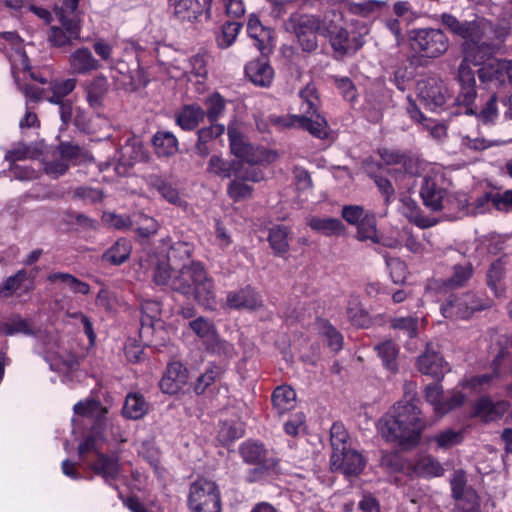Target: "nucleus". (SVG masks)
<instances>
[{"instance_id":"1","label":"nucleus","mask_w":512,"mask_h":512,"mask_svg":"<svg viewBox=\"0 0 512 512\" xmlns=\"http://www.w3.org/2000/svg\"><path fill=\"white\" fill-rule=\"evenodd\" d=\"M192 246L187 242L174 243L167 254V261H158L153 272L157 285L168 286L185 296H193L205 309L216 307L214 282L204 266L191 261Z\"/></svg>"},{"instance_id":"2","label":"nucleus","mask_w":512,"mask_h":512,"mask_svg":"<svg viewBox=\"0 0 512 512\" xmlns=\"http://www.w3.org/2000/svg\"><path fill=\"white\" fill-rule=\"evenodd\" d=\"M74 413L94 420L90 434L78 447L81 461L106 483L111 484L119 476L121 466L116 455L103 453L104 444L109 440L108 430L110 437L118 440L114 425L105 417L106 408L98 401L85 400L74 405Z\"/></svg>"},{"instance_id":"3","label":"nucleus","mask_w":512,"mask_h":512,"mask_svg":"<svg viewBox=\"0 0 512 512\" xmlns=\"http://www.w3.org/2000/svg\"><path fill=\"white\" fill-rule=\"evenodd\" d=\"M407 173L422 179L420 196L423 204L431 211H442L445 216L457 218L458 212L467 206V194L452 192L451 183L445 178L440 167L422 160L404 163Z\"/></svg>"},{"instance_id":"4","label":"nucleus","mask_w":512,"mask_h":512,"mask_svg":"<svg viewBox=\"0 0 512 512\" xmlns=\"http://www.w3.org/2000/svg\"><path fill=\"white\" fill-rule=\"evenodd\" d=\"M426 428L415 396L406 394L378 421L377 429L387 442L397 443L403 448L416 446Z\"/></svg>"},{"instance_id":"5","label":"nucleus","mask_w":512,"mask_h":512,"mask_svg":"<svg viewBox=\"0 0 512 512\" xmlns=\"http://www.w3.org/2000/svg\"><path fill=\"white\" fill-rule=\"evenodd\" d=\"M509 61L496 58L485 59L484 54L475 55L473 50L468 51L458 69L460 91L457 102L469 107L476 99L475 72L472 66L479 67L477 72L480 81L486 85L501 86L506 82L507 73L501 71L498 64H507ZM470 113L473 111L467 108Z\"/></svg>"},{"instance_id":"6","label":"nucleus","mask_w":512,"mask_h":512,"mask_svg":"<svg viewBox=\"0 0 512 512\" xmlns=\"http://www.w3.org/2000/svg\"><path fill=\"white\" fill-rule=\"evenodd\" d=\"M299 96L301 99L300 115H271L269 117L270 123L280 129L300 127L317 138H326L329 127L326 119L317 113L319 99L315 86L312 84L306 85L300 91Z\"/></svg>"},{"instance_id":"7","label":"nucleus","mask_w":512,"mask_h":512,"mask_svg":"<svg viewBox=\"0 0 512 512\" xmlns=\"http://www.w3.org/2000/svg\"><path fill=\"white\" fill-rule=\"evenodd\" d=\"M464 30L462 39L468 46L465 54L473 50L475 55H479L484 48L498 47L512 32V22L503 20L494 26L489 20L477 17L472 21H466Z\"/></svg>"},{"instance_id":"8","label":"nucleus","mask_w":512,"mask_h":512,"mask_svg":"<svg viewBox=\"0 0 512 512\" xmlns=\"http://www.w3.org/2000/svg\"><path fill=\"white\" fill-rule=\"evenodd\" d=\"M344 22L342 11L333 9L322 19L323 33L326 34L335 52L339 55L353 54L363 45L361 37H351L343 27Z\"/></svg>"},{"instance_id":"9","label":"nucleus","mask_w":512,"mask_h":512,"mask_svg":"<svg viewBox=\"0 0 512 512\" xmlns=\"http://www.w3.org/2000/svg\"><path fill=\"white\" fill-rule=\"evenodd\" d=\"M79 0H63L62 6L57 11V16L62 27H51L49 41L56 47L72 44L74 40H80L81 24L78 15L75 14Z\"/></svg>"},{"instance_id":"10","label":"nucleus","mask_w":512,"mask_h":512,"mask_svg":"<svg viewBox=\"0 0 512 512\" xmlns=\"http://www.w3.org/2000/svg\"><path fill=\"white\" fill-rule=\"evenodd\" d=\"M188 507L191 512H221V495L214 481L200 478L189 488Z\"/></svg>"},{"instance_id":"11","label":"nucleus","mask_w":512,"mask_h":512,"mask_svg":"<svg viewBox=\"0 0 512 512\" xmlns=\"http://www.w3.org/2000/svg\"><path fill=\"white\" fill-rule=\"evenodd\" d=\"M228 137L231 152L238 158L250 164H269L274 162L278 154L275 151L261 147H254L244 140L241 132L235 125L228 126Z\"/></svg>"},{"instance_id":"12","label":"nucleus","mask_w":512,"mask_h":512,"mask_svg":"<svg viewBox=\"0 0 512 512\" xmlns=\"http://www.w3.org/2000/svg\"><path fill=\"white\" fill-rule=\"evenodd\" d=\"M410 42L413 50L427 58H437L449 47V41L444 32L432 28L411 31Z\"/></svg>"},{"instance_id":"13","label":"nucleus","mask_w":512,"mask_h":512,"mask_svg":"<svg viewBox=\"0 0 512 512\" xmlns=\"http://www.w3.org/2000/svg\"><path fill=\"white\" fill-rule=\"evenodd\" d=\"M53 159H43L44 171L53 178L63 175L69 168V162L87 158V153L77 145L61 143L52 153Z\"/></svg>"},{"instance_id":"14","label":"nucleus","mask_w":512,"mask_h":512,"mask_svg":"<svg viewBox=\"0 0 512 512\" xmlns=\"http://www.w3.org/2000/svg\"><path fill=\"white\" fill-rule=\"evenodd\" d=\"M76 83L77 81L74 78L53 81L49 84V91L34 85H27L24 88V93L30 101L45 99L51 103H60V101H64L65 96L75 89Z\"/></svg>"},{"instance_id":"15","label":"nucleus","mask_w":512,"mask_h":512,"mask_svg":"<svg viewBox=\"0 0 512 512\" xmlns=\"http://www.w3.org/2000/svg\"><path fill=\"white\" fill-rule=\"evenodd\" d=\"M181 74H172L174 78H184L194 86L198 93L206 90L208 79L207 58L205 55L196 54L184 61Z\"/></svg>"},{"instance_id":"16","label":"nucleus","mask_w":512,"mask_h":512,"mask_svg":"<svg viewBox=\"0 0 512 512\" xmlns=\"http://www.w3.org/2000/svg\"><path fill=\"white\" fill-rule=\"evenodd\" d=\"M366 464L364 457L356 450L343 446L340 451L332 452L330 467L345 476H356L362 472Z\"/></svg>"},{"instance_id":"17","label":"nucleus","mask_w":512,"mask_h":512,"mask_svg":"<svg viewBox=\"0 0 512 512\" xmlns=\"http://www.w3.org/2000/svg\"><path fill=\"white\" fill-rule=\"evenodd\" d=\"M473 274L471 263L455 265L453 273L447 280L434 279L426 286L427 295L447 294L451 289L462 287Z\"/></svg>"},{"instance_id":"18","label":"nucleus","mask_w":512,"mask_h":512,"mask_svg":"<svg viewBox=\"0 0 512 512\" xmlns=\"http://www.w3.org/2000/svg\"><path fill=\"white\" fill-rule=\"evenodd\" d=\"M424 396L426 401L433 407L434 412L439 416H444L453 408L462 405L465 401V395L461 391H453L450 398L444 401L443 388L439 383L426 386Z\"/></svg>"},{"instance_id":"19","label":"nucleus","mask_w":512,"mask_h":512,"mask_svg":"<svg viewBox=\"0 0 512 512\" xmlns=\"http://www.w3.org/2000/svg\"><path fill=\"white\" fill-rule=\"evenodd\" d=\"M44 358L49 363L50 368L57 372L66 373L74 370L77 366L75 354L57 341L47 345Z\"/></svg>"},{"instance_id":"20","label":"nucleus","mask_w":512,"mask_h":512,"mask_svg":"<svg viewBox=\"0 0 512 512\" xmlns=\"http://www.w3.org/2000/svg\"><path fill=\"white\" fill-rule=\"evenodd\" d=\"M479 307L473 294L466 293L461 296L451 295L441 306V313L445 318H468Z\"/></svg>"},{"instance_id":"21","label":"nucleus","mask_w":512,"mask_h":512,"mask_svg":"<svg viewBox=\"0 0 512 512\" xmlns=\"http://www.w3.org/2000/svg\"><path fill=\"white\" fill-rule=\"evenodd\" d=\"M70 73L73 75H88L102 67L98 60L87 47H79L68 56Z\"/></svg>"},{"instance_id":"22","label":"nucleus","mask_w":512,"mask_h":512,"mask_svg":"<svg viewBox=\"0 0 512 512\" xmlns=\"http://www.w3.org/2000/svg\"><path fill=\"white\" fill-rule=\"evenodd\" d=\"M417 366L421 373L437 380L443 378L444 374L450 370L443 357L431 345H427L425 352L418 357Z\"/></svg>"},{"instance_id":"23","label":"nucleus","mask_w":512,"mask_h":512,"mask_svg":"<svg viewBox=\"0 0 512 512\" xmlns=\"http://www.w3.org/2000/svg\"><path fill=\"white\" fill-rule=\"evenodd\" d=\"M188 381V371L180 362L169 363L159 386L166 394H176Z\"/></svg>"},{"instance_id":"24","label":"nucleus","mask_w":512,"mask_h":512,"mask_svg":"<svg viewBox=\"0 0 512 512\" xmlns=\"http://www.w3.org/2000/svg\"><path fill=\"white\" fill-rule=\"evenodd\" d=\"M173 15L183 22H196L205 17L204 8L198 0H168Z\"/></svg>"},{"instance_id":"25","label":"nucleus","mask_w":512,"mask_h":512,"mask_svg":"<svg viewBox=\"0 0 512 512\" xmlns=\"http://www.w3.org/2000/svg\"><path fill=\"white\" fill-rule=\"evenodd\" d=\"M508 406L506 401L494 402L489 397H482L474 405L473 416L484 422L496 421L504 415Z\"/></svg>"},{"instance_id":"26","label":"nucleus","mask_w":512,"mask_h":512,"mask_svg":"<svg viewBox=\"0 0 512 512\" xmlns=\"http://www.w3.org/2000/svg\"><path fill=\"white\" fill-rule=\"evenodd\" d=\"M262 305L261 296L249 286L238 291L229 292L227 295V306L233 309L256 310Z\"/></svg>"},{"instance_id":"27","label":"nucleus","mask_w":512,"mask_h":512,"mask_svg":"<svg viewBox=\"0 0 512 512\" xmlns=\"http://www.w3.org/2000/svg\"><path fill=\"white\" fill-rule=\"evenodd\" d=\"M84 90L89 106L93 109L101 108L109 90L107 77L102 74L93 77L85 83Z\"/></svg>"},{"instance_id":"28","label":"nucleus","mask_w":512,"mask_h":512,"mask_svg":"<svg viewBox=\"0 0 512 512\" xmlns=\"http://www.w3.org/2000/svg\"><path fill=\"white\" fill-rule=\"evenodd\" d=\"M246 76L252 83L261 87H267L272 83L274 71L264 59L249 62L245 67Z\"/></svg>"},{"instance_id":"29","label":"nucleus","mask_w":512,"mask_h":512,"mask_svg":"<svg viewBox=\"0 0 512 512\" xmlns=\"http://www.w3.org/2000/svg\"><path fill=\"white\" fill-rule=\"evenodd\" d=\"M357 238L360 241H369L373 244L382 243L388 247H396L398 245L396 240L387 241L381 238L376 227V218L371 213H369L363 221L359 222L357 226Z\"/></svg>"},{"instance_id":"30","label":"nucleus","mask_w":512,"mask_h":512,"mask_svg":"<svg viewBox=\"0 0 512 512\" xmlns=\"http://www.w3.org/2000/svg\"><path fill=\"white\" fill-rule=\"evenodd\" d=\"M417 90L419 98L430 110H436L446 103V93L444 89L436 83H419Z\"/></svg>"},{"instance_id":"31","label":"nucleus","mask_w":512,"mask_h":512,"mask_svg":"<svg viewBox=\"0 0 512 512\" xmlns=\"http://www.w3.org/2000/svg\"><path fill=\"white\" fill-rule=\"evenodd\" d=\"M206 116L203 108L198 104L184 105L175 115L176 123L186 131L195 129Z\"/></svg>"},{"instance_id":"32","label":"nucleus","mask_w":512,"mask_h":512,"mask_svg":"<svg viewBox=\"0 0 512 512\" xmlns=\"http://www.w3.org/2000/svg\"><path fill=\"white\" fill-rule=\"evenodd\" d=\"M9 60L11 63L12 74L17 85L20 84L21 80H25L27 75L32 76L30 73L29 59L22 45L11 48Z\"/></svg>"},{"instance_id":"33","label":"nucleus","mask_w":512,"mask_h":512,"mask_svg":"<svg viewBox=\"0 0 512 512\" xmlns=\"http://www.w3.org/2000/svg\"><path fill=\"white\" fill-rule=\"evenodd\" d=\"M247 32L249 37L254 40L256 48L264 54L272 39L270 29L263 26L260 20L252 15L247 24Z\"/></svg>"},{"instance_id":"34","label":"nucleus","mask_w":512,"mask_h":512,"mask_svg":"<svg viewBox=\"0 0 512 512\" xmlns=\"http://www.w3.org/2000/svg\"><path fill=\"white\" fill-rule=\"evenodd\" d=\"M152 143L159 157H169L178 152V140L170 131H158L154 134Z\"/></svg>"},{"instance_id":"35","label":"nucleus","mask_w":512,"mask_h":512,"mask_svg":"<svg viewBox=\"0 0 512 512\" xmlns=\"http://www.w3.org/2000/svg\"><path fill=\"white\" fill-rule=\"evenodd\" d=\"M148 409L149 405L141 394L130 393L126 397L122 413L126 418L137 420L142 418Z\"/></svg>"},{"instance_id":"36","label":"nucleus","mask_w":512,"mask_h":512,"mask_svg":"<svg viewBox=\"0 0 512 512\" xmlns=\"http://www.w3.org/2000/svg\"><path fill=\"white\" fill-rule=\"evenodd\" d=\"M287 30L293 31L295 34L307 31H320L323 33L322 20L320 21L313 15H292L287 24Z\"/></svg>"},{"instance_id":"37","label":"nucleus","mask_w":512,"mask_h":512,"mask_svg":"<svg viewBox=\"0 0 512 512\" xmlns=\"http://www.w3.org/2000/svg\"><path fill=\"white\" fill-rule=\"evenodd\" d=\"M272 402L278 413L284 414L294 408L296 393L289 386H279L273 392Z\"/></svg>"},{"instance_id":"38","label":"nucleus","mask_w":512,"mask_h":512,"mask_svg":"<svg viewBox=\"0 0 512 512\" xmlns=\"http://www.w3.org/2000/svg\"><path fill=\"white\" fill-rule=\"evenodd\" d=\"M131 249L130 241L121 238L104 253L103 258L111 264L120 265L128 259Z\"/></svg>"},{"instance_id":"39","label":"nucleus","mask_w":512,"mask_h":512,"mask_svg":"<svg viewBox=\"0 0 512 512\" xmlns=\"http://www.w3.org/2000/svg\"><path fill=\"white\" fill-rule=\"evenodd\" d=\"M189 328L203 345H205L217 333V328L214 322L203 316H199L190 321Z\"/></svg>"},{"instance_id":"40","label":"nucleus","mask_w":512,"mask_h":512,"mask_svg":"<svg viewBox=\"0 0 512 512\" xmlns=\"http://www.w3.org/2000/svg\"><path fill=\"white\" fill-rule=\"evenodd\" d=\"M207 172L220 178H230L235 175L236 162L212 155L207 163Z\"/></svg>"},{"instance_id":"41","label":"nucleus","mask_w":512,"mask_h":512,"mask_svg":"<svg viewBox=\"0 0 512 512\" xmlns=\"http://www.w3.org/2000/svg\"><path fill=\"white\" fill-rule=\"evenodd\" d=\"M122 158L127 165L146 159V151L142 141L136 137L127 140L121 148Z\"/></svg>"},{"instance_id":"42","label":"nucleus","mask_w":512,"mask_h":512,"mask_svg":"<svg viewBox=\"0 0 512 512\" xmlns=\"http://www.w3.org/2000/svg\"><path fill=\"white\" fill-rule=\"evenodd\" d=\"M311 229L324 235H337L343 232V224L336 218L311 217L307 220Z\"/></svg>"},{"instance_id":"43","label":"nucleus","mask_w":512,"mask_h":512,"mask_svg":"<svg viewBox=\"0 0 512 512\" xmlns=\"http://www.w3.org/2000/svg\"><path fill=\"white\" fill-rule=\"evenodd\" d=\"M48 280L52 283H61L64 287L68 288L74 293L88 294L90 287L87 283L82 282L73 275L63 272L51 273L48 276Z\"/></svg>"},{"instance_id":"44","label":"nucleus","mask_w":512,"mask_h":512,"mask_svg":"<svg viewBox=\"0 0 512 512\" xmlns=\"http://www.w3.org/2000/svg\"><path fill=\"white\" fill-rule=\"evenodd\" d=\"M43 152V145H25L18 144L13 149L8 150L5 159L9 162L22 161L38 157Z\"/></svg>"},{"instance_id":"45","label":"nucleus","mask_w":512,"mask_h":512,"mask_svg":"<svg viewBox=\"0 0 512 512\" xmlns=\"http://www.w3.org/2000/svg\"><path fill=\"white\" fill-rule=\"evenodd\" d=\"M375 349L385 368L391 372L397 371V357L399 353L397 346L392 341L387 340L378 344Z\"/></svg>"},{"instance_id":"46","label":"nucleus","mask_w":512,"mask_h":512,"mask_svg":"<svg viewBox=\"0 0 512 512\" xmlns=\"http://www.w3.org/2000/svg\"><path fill=\"white\" fill-rule=\"evenodd\" d=\"M402 213L413 223L421 228H428L435 225V221L423 216L415 201L411 199L402 200Z\"/></svg>"},{"instance_id":"47","label":"nucleus","mask_w":512,"mask_h":512,"mask_svg":"<svg viewBox=\"0 0 512 512\" xmlns=\"http://www.w3.org/2000/svg\"><path fill=\"white\" fill-rule=\"evenodd\" d=\"M380 156H381L382 160L387 164H399L400 165L399 170L400 171L402 169L404 170V173L400 177V180L402 182H404L401 184V186L403 188L409 189V186L412 184L411 179L413 178V174L407 173L404 163L406 161L414 160V159L413 158H405L403 155H401L397 152H394V151L387 150V149L381 150Z\"/></svg>"},{"instance_id":"48","label":"nucleus","mask_w":512,"mask_h":512,"mask_svg":"<svg viewBox=\"0 0 512 512\" xmlns=\"http://www.w3.org/2000/svg\"><path fill=\"white\" fill-rule=\"evenodd\" d=\"M32 332L30 324L20 316H13L7 321L0 323V334L6 336L16 334L31 335Z\"/></svg>"},{"instance_id":"49","label":"nucleus","mask_w":512,"mask_h":512,"mask_svg":"<svg viewBox=\"0 0 512 512\" xmlns=\"http://www.w3.org/2000/svg\"><path fill=\"white\" fill-rule=\"evenodd\" d=\"M142 325L143 327L150 325L151 327H162V322L160 321L161 315V305L158 301L155 300H145L142 303Z\"/></svg>"},{"instance_id":"50","label":"nucleus","mask_w":512,"mask_h":512,"mask_svg":"<svg viewBox=\"0 0 512 512\" xmlns=\"http://www.w3.org/2000/svg\"><path fill=\"white\" fill-rule=\"evenodd\" d=\"M512 143V139L509 140H488L483 137H470V136H463L461 138V146L464 149H469L473 151H482L487 148L493 147V146H502Z\"/></svg>"},{"instance_id":"51","label":"nucleus","mask_w":512,"mask_h":512,"mask_svg":"<svg viewBox=\"0 0 512 512\" xmlns=\"http://www.w3.org/2000/svg\"><path fill=\"white\" fill-rule=\"evenodd\" d=\"M205 349L207 352L217 355L223 356L226 358H231L235 354V349L233 344L228 341L222 339L218 332L210 339L205 345Z\"/></svg>"},{"instance_id":"52","label":"nucleus","mask_w":512,"mask_h":512,"mask_svg":"<svg viewBox=\"0 0 512 512\" xmlns=\"http://www.w3.org/2000/svg\"><path fill=\"white\" fill-rule=\"evenodd\" d=\"M504 274V265L501 260L494 262L488 270V285L493 290L495 296L501 297L504 295V285L501 283Z\"/></svg>"},{"instance_id":"53","label":"nucleus","mask_w":512,"mask_h":512,"mask_svg":"<svg viewBox=\"0 0 512 512\" xmlns=\"http://www.w3.org/2000/svg\"><path fill=\"white\" fill-rule=\"evenodd\" d=\"M269 242L276 254L281 255L286 253L289 249L287 228L278 226L271 229L269 233Z\"/></svg>"},{"instance_id":"54","label":"nucleus","mask_w":512,"mask_h":512,"mask_svg":"<svg viewBox=\"0 0 512 512\" xmlns=\"http://www.w3.org/2000/svg\"><path fill=\"white\" fill-rule=\"evenodd\" d=\"M347 316L351 323L357 327H367L370 323L368 314L361 307L357 298H351L347 306Z\"/></svg>"},{"instance_id":"55","label":"nucleus","mask_w":512,"mask_h":512,"mask_svg":"<svg viewBox=\"0 0 512 512\" xmlns=\"http://www.w3.org/2000/svg\"><path fill=\"white\" fill-rule=\"evenodd\" d=\"M252 193L253 187L238 176H235V179L232 180L227 187L228 196L236 202L250 198Z\"/></svg>"},{"instance_id":"56","label":"nucleus","mask_w":512,"mask_h":512,"mask_svg":"<svg viewBox=\"0 0 512 512\" xmlns=\"http://www.w3.org/2000/svg\"><path fill=\"white\" fill-rule=\"evenodd\" d=\"M462 439L463 436L460 431L446 429L435 434L430 438V441L435 442L439 449H448L459 444Z\"/></svg>"},{"instance_id":"57","label":"nucleus","mask_w":512,"mask_h":512,"mask_svg":"<svg viewBox=\"0 0 512 512\" xmlns=\"http://www.w3.org/2000/svg\"><path fill=\"white\" fill-rule=\"evenodd\" d=\"M240 452L243 459L248 463H260L266 455L263 444L252 441L243 443Z\"/></svg>"},{"instance_id":"58","label":"nucleus","mask_w":512,"mask_h":512,"mask_svg":"<svg viewBox=\"0 0 512 512\" xmlns=\"http://www.w3.org/2000/svg\"><path fill=\"white\" fill-rule=\"evenodd\" d=\"M416 471L424 477H438L443 474L444 469L435 458L423 456L416 464Z\"/></svg>"},{"instance_id":"59","label":"nucleus","mask_w":512,"mask_h":512,"mask_svg":"<svg viewBox=\"0 0 512 512\" xmlns=\"http://www.w3.org/2000/svg\"><path fill=\"white\" fill-rule=\"evenodd\" d=\"M318 327L321 335L326 338L328 346L335 352L341 350L343 346L342 335L327 321H319Z\"/></svg>"},{"instance_id":"60","label":"nucleus","mask_w":512,"mask_h":512,"mask_svg":"<svg viewBox=\"0 0 512 512\" xmlns=\"http://www.w3.org/2000/svg\"><path fill=\"white\" fill-rule=\"evenodd\" d=\"M222 372L221 367L217 365H210L206 371L197 378L194 385V391L197 394L204 393L212 383L220 378Z\"/></svg>"},{"instance_id":"61","label":"nucleus","mask_w":512,"mask_h":512,"mask_svg":"<svg viewBox=\"0 0 512 512\" xmlns=\"http://www.w3.org/2000/svg\"><path fill=\"white\" fill-rule=\"evenodd\" d=\"M225 104V99L218 92H214L206 98L207 111L205 113L210 122H215L223 114Z\"/></svg>"},{"instance_id":"62","label":"nucleus","mask_w":512,"mask_h":512,"mask_svg":"<svg viewBox=\"0 0 512 512\" xmlns=\"http://www.w3.org/2000/svg\"><path fill=\"white\" fill-rule=\"evenodd\" d=\"M493 194H483L479 197L473 204H469V199L467 198V206L464 211L458 212V217L461 214H483L490 211L494 208Z\"/></svg>"},{"instance_id":"63","label":"nucleus","mask_w":512,"mask_h":512,"mask_svg":"<svg viewBox=\"0 0 512 512\" xmlns=\"http://www.w3.org/2000/svg\"><path fill=\"white\" fill-rule=\"evenodd\" d=\"M151 184L168 202L175 205L182 204V200L177 189L174 188L170 183H167L163 179L157 177L151 181Z\"/></svg>"},{"instance_id":"64","label":"nucleus","mask_w":512,"mask_h":512,"mask_svg":"<svg viewBox=\"0 0 512 512\" xmlns=\"http://www.w3.org/2000/svg\"><path fill=\"white\" fill-rule=\"evenodd\" d=\"M241 25L237 22H227L222 26L217 36V44L221 48L231 46L240 32Z\"/></svg>"}]
</instances>
